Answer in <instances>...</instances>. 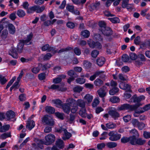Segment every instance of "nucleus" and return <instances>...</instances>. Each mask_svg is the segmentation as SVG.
I'll return each mask as SVG.
<instances>
[{
	"label": "nucleus",
	"instance_id": "1",
	"mask_svg": "<svg viewBox=\"0 0 150 150\" xmlns=\"http://www.w3.org/2000/svg\"><path fill=\"white\" fill-rule=\"evenodd\" d=\"M67 103L64 104L62 107L64 111L67 114L70 112V106H71L73 103H76V100L71 98L68 99L67 100Z\"/></svg>",
	"mask_w": 150,
	"mask_h": 150
},
{
	"label": "nucleus",
	"instance_id": "2",
	"mask_svg": "<svg viewBox=\"0 0 150 150\" xmlns=\"http://www.w3.org/2000/svg\"><path fill=\"white\" fill-rule=\"evenodd\" d=\"M57 132L62 133L63 132V136L62 138L64 140H66L69 139L72 136L71 134L67 131L64 126L60 127L56 129Z\"/></svg>",
	"mask_w": 150,
	"mask_h": 150
},
{
	"label": "nucleus",
	"instance_id": "3",
	"mask_svg": "<svg viewBox=\"0 0 150 150\" xmlns=\"http://www.w3.org/2000/svg\"><path fill=\"white\" fill-rule=\"evenodd\" d=\"M45 141L40 140V143L46 145H49L54 142L55 138L54 135L52 134H49L46 136L45 138Z\"/></svg>",
	"mask_w": 150,
	"mask_h": 150
},
{
	"label": "nucleus",
	"instance_id": "4",
	"mask_svg": "<svg viewBox=\"0 0 150 150\" xmlns=\"http://www.w3.org/2000/svg\"><path fill=\"white\" fill-rule=\"evenodd\" d=\"M108 135L110 136L109 139L112 141H116L119 140L121 137V135L114 131H111L109 132Z\"/></svg>",
	"mask_w": 150,
	"mask_h": 150
},
{
	"label": "nucleus",
	"instance_id": "5",
	"mask_svg": "<svg viewBox=\"0 0 150 150\" xmlns=\"http://www.w3.org/2000/svg\"><path fill=\"white\" fill-rule=\"evenodd\" d=\"M145 98V96H140L137 97L136 95H134L132 97L130 100L129 101L130 102L133 101L135 103H138L137 106H139L141 105V104L139 103L141 101L144 100Z\"/></svg>",
	"mask_w": 150,
	"mask_h": 150
},
{
	"label": "nucleus",
	"instance_id": "6",
	"mask_svg": "<svg viewBox=\"0 0 150 150\" xmlns=\"http://www.w3.org/2000/svg\"><path fill=\"white\" fill-rule=\"evenodd\" d=\"M42 122L46 125L50 126H52L54 124L53 120L48 115L45 116L42 118Z\"/></svg>",
	"mask_w": 150,
	"mask_h": 150
},
{
	"label": "nucleus",
	"instance_id": "7",
	"mask_svg": "<svg viewBox=\"0 0 150 150\" xmlns=\"http://www.w3.org/2000/svg\"><path fill=\"white\" fill-rule=\"evenodd\" d=\"M109 110L108 113L112 117L115 119L119 117V114L117 112L115 108H109Z\"/></svg>",
	"mask_w": 150,
	"mask_h": 150
},
{
	"label": "nucleus",
	"instance_id": "8",
	"mask_svg": "<svg viewBox=\"0 0 150 150\" xmlns=\"http://www.w3.org/2000/svg\"><path fill=\"white\" fill-rule=\"evenodd\" d=\"M41 66L43 68L42 69L43 70L46 69L47 68H50V65H49L47 67H46L45 65H42L41 64H39L38 67H34L32 69V72L33 73L35 74H37L39 72L40 69V67Z\"/></svg>",
	"mask_w": 150,
	"mask_h": 150
},
{
	"label": "nucleus",
	"instance_id": "9",
	"mask_svg": "<svg viewBox=\"0 0 150 150\" xmlns=\"http://www.w3.org/2000/svg\"><path fill=\"white\" fill-rule=\"evenodd\" d=\"M134 108L135 107L134 106L130 105L127 104H124L118 107L117 109L120 110H133Z\"/></svg>",
	"mask_w": 150,
	"mask_h": 150
},
{
	"label": "nucleus",
	"instance_id": "10",
	"mask_svg": "<svg viewBox=\"0 0 150 150\" xmlns=\"http://www.w3.org/2000/svg\"><path fill=\"white\" fill-rule=\"evenodd\" d=\"M106 88L105 86H103L97 91L98 94L100 97L103 98L106 96V92L105 90Z\"/></svg>",
	"mask_w": 150,
	"mask_h": 150
},
{
	"label": "nucleus",
	"instance_id": "11",
	"mask_svg": "<svg viewBox=\"0 0 150 150\" xmlns=\"http://www.w3.org/2000/svg\"><path fill=\"white\" fill-rule=\"evenodd\" d=\"M35 126L34 121L33 120H31L30 118L28 119L26 124V127L30 130H31Z\"/></svg>",
	"mask_w": 150,
	"mask_h": 150
},
{
	"label": "nucleus",
	"instance_id": "12",
	"mask_svg": "<svg viewBox=\"0 0 150 150\" xmlns=\"http://www.w3.org/2000/svg\"><path fill=\"white\" fill-rule=\"evenodd\" d=\"M88 44L89 46L92 48L95 47L98 49H100L102 47L101 45L98 42H95L92 41L88 42Z\"/></svg>",
	"mask_w": 150,
	"mask_h": 150
},
{
	"label": "nucleus",
	"instance_id": "13",
	"mask_svg": "<svg viewBox=\"0 0 150 150\" xmlns=\"http://www.w3.org/2000/svg\"><path fill=\"white\" fill-rule=\"evenodd\" d=\"M120 88L122 89L127 90L129 92H131L130 86L128 84L123 82H122L119 84Z\"/></svg>",
	"mask_w": 150,
	"mask_h": 150
},
{
	"label": "nucleus",
	"instance_id": "14",
	"mask_svg": "<svg viewBox=\"0 0 150 150\" xmlns=\"http://www.w3.org/2000/svg\"><path fill=\"white\" fill-rule=\"evenodd\" d=\"M102 33L104 35L109 36L111 34V28L108 27L104 28V29H101Z\"/></svg>",
	"mask_w": 150,
	"mask_h": 150
},
{
	"label": "nucleus",
	"instance_id": "15",
	"mask_svg": "<svg viewBox=\"0 0 150 150\" xmlns=\"http://www.w3.org/2000/svg\"><path fill=\"white\" fill-rule=\"evenodd\" d=\"M8 53L13 58L16 59L18 58V54L15 49L12 48L9 51Z\"/></svg>",
	"mask_w": 150,
	"mask_h": 150
},
{
	"label": "nucleus",
	"instance_id": "16",
	"mask_svg": "<svg viewBox=\"0 0 150 150\" xmlns=\"http://www.w3.org/2000/svg\"><path fill=\"white\" fill-rule=\"evenodd\" d=\"M103 73V71H97L95 72L93 75L91 76L89 78V79L91 81H93L96 77L100 75V76L103 77L101 76V74Z\"/></svg>",
	"mask_w": 150,
	"mask_h": 150
},
{
	"label": "nucleus",
	"instance_id": "17",
	"mask_svg": "<svg viewBox=\"0 0 150 150\" xmlns=\"http://www.w3.org/2000/svg\"><path fill=\"white\" fill-rule=\"evenodd\" d=\"M100 3L99 2H96L95 3L91 4L90 6V10L92 11L93 10L97 9L99 8Z\"/></svg>",
	"mask_w": 150,
	"mask_h": 150
},
{
	"label": "nucleus",
	"instance_id": "18",
	"mask_svg": "<svg viewBox=\"0 0 150 150\" xmlns=\"http://www.w3.org/2000/svg\"><path fill=\"white\" fill-rule=\"evenodd\" d=\"M33 36V34L32 33H31L30 34L27 36L26 40H24L23 42L24 44L26 45H29L30 44L31 42H30Z\"/></svg>",
	"mask_w": 150,
	"mask_h": 150
},
{
	"label": "nucleus",
	"instance_id": "19",
	"mask_svg": "<svg viewBox=\"0 0 150 150\" xmlns=\"http://www.w3.org/2000/svg\"><path fill=\"white\" fill-rule=\"evenodd\" d=\"M77 106L81 107L82 108H85L86 105V103L85 101L81 99L78 100L76 101Z\"/></svg>",
	"mask_w": 150,
	"mask_h": 150
},
{
	"label": "nucleus",
	"instance_id": "20",
	"mask_svg": "<svg viewBox=\"0 0 150 150\" xmlns=\"http://www.w3.org/2000/svg\"><path fill=\"white\" fill-rule=\"evenodd\" d=\"M93 96L90 94H86L84 97V99L86 102L88 103L91 102L93 99Z\"/></svg>",
	"mask_w": 150,
	"mask_h": 150
},
{
	"label": "nucleus",
	"instance_id": "21",
	"mask_svg": "<svg viewBox=\"0 0 150 150\" xmlns=\"http://www.w3.org/2000/svg\"><path fill=\"white\" fill-rule=\"evenodd\" d=\"M6 115V119L9 120L14 117L15 116V113L12 111H10L7 112Z\"/></svg>",
	"mask_w": 150,
	"mask_h": 150
},
{
	"label": "nucleus",
	"instance_id": "22",
	"mask_svg": "<svg viewBox=\"0 0 150 150\" xmlns=\"http://www.w3.org/2000/svg\"><path fill=\"white\" fill-rule=\"evenodd\" d=\"M52 103L55 104V106L57 107L60 108L62 105V103L60 100H52Z\"/></svg>",
	"mask_w": 150,
	"mask_h": 150
},
{
	"label": "nucleus",
	"instance_id": "23",
	"mask_svg": "<svg viewBox=\"0 0 150 150\" xmlns=\"http://www.w3.org/2000/svg\"><path fill=\"white\" fill-rule=\"evenodd\" d=\"M105 62V59L102 57L98 59L96 61L97 64L100 67L102 66L104 64Z\"/></svg>",
	"mask_w": 150,
	"mask_h": 150
},
{
	"label": "nucleus",
	"instance_id": "24",
	"mask_svg": "<svg viewBox=\"0 0 150 150\" xmlns=\"http://www.w3.org/2000/svg\"><path fill=\"white\" fill-rule=\"evenodd\" d=\"M8 27L9 33L11 34H13L16 30L14 26L12 24H8Z\"/></svg>",
	"mask_w": 150,
	"mask_h": 150
},
{
	"label": "nucleus",
	"instance_id": "25",
	"mask_svg": "<svg viewBox=\"0 0 150 150\" xmlns=\"http://www.w3.org/2000/svg\"><path fill=\"white\" fill-rule=\"evenodd\" d=\"M45 109L46 111L50 114H53L55 111L54 109L50 106H47L45 107Z\"/></svg>",
	"mask_w": 150,
	"mask_h": 150
},
{
	"label": "nucleus",
	"instance_id": "26",
	"mask_svg": "<svg viewBox=\"0 0 150 150\" xmlns=\"http://www.w3.org/2000/svg\"><path fill=\"white\" fill-rule=\"evenodd\" d=\"M140 111L139 113H143L146 111H147L150 109V104L146 105L143 108H139Z\"/></svg>",
	"mask_w": 150,
	"mask_h": 150
},
{
	"label": "nucleus",
	"instance_id": "27",
	"mask_svg": "<svg viewBox=\"0 0 150 150\" xmlns=\"http://www.w3.org/2000/svg\"><path fill=\"white\" fill-rule=\"evenodd\" d=\"M24 43L23 42H19L17 45V50L19 53H21L23 49Z\"/></svg>",
	"mask_w": 150,
	"mask_h": 150
},
{
	"label": "nucleus",
	"instance_id": "28",
	"mask_svg": "<svg viewBox=\"0 0 150 150\" xmlns=\"http://www.w3.org/2000/svg\"><path fill=\"white\" fill-rule=\"evenodd\" d=\"M129 132L131 134L133 135L132 136H134L135 137H138L139 136L138 131L135 129H132L129 131Z\"/></svg>",
	"mask_w": 150,
	"mask_h": 150
},
{
	"label": "nucleus",
	"instance_id": "29",
	"mask_svg": "<svg viewBox=\"0 0 150 150\" xmlns=\"http://www.w3.org/2000/svg\"><path fill=\"white\" fill-rule=\"evenodd\" d=\"M56 144L60 148H62L64 147L63 142L61 139H59L57 141Z\"/></svg>",
	"mask_w": 150,
	"mask_h": 150
},
{
	"label": "nucleus",
	"instance_id": "30",
	"mask_svg": "<svg viewBox=\"0 0 150 150\" xmlns=\"http://www.w3.org/2000/svg\"><path fill=\"white\" fill-rule=\"evenodd\" d=\"M108 19L113 23H119L120 22V20L117 17L109 18H108Z\"/></svg>",
	"mask_w": 150,
	"mask_h": 150
},
{
	"label": "nucleus",
	"instance_id": "31",
	"mask_svg": "<svg viewBox=\"0 0 150 150\" xmlns=\"http://www.w3.org/2000/svg\"><path fill=\"white\" fill-rule=\"evenodd\" d=\"M10 127V126L8 125H7L1 126L0 127V132H4L8 130Z\"/></svg>",
	"mask_w": 150,
	"mask_h": 150
},
{
	"label": "nucleus",
	"instance_id": "32",
	"mask_svg": "<svg viewBox=\"0 0 150 150\" xmlns=\"http://www.w3.org/2000/svg\"><path fill=\"white\" fill-rule=\"evenodd\" d=\"M48 88L52 90H57L58 91L62 90L61 87L58 85L56 84L52 85L48 87Z\"/></svg>",
	"mask_w": 150,
	"mask_h": 150
},
{
	"label": "nucleus",
	"instance_id": "33",
	"mask_svg": "<svg viewBox=\"0 0 150 150\" xmlns=\"http://www.w3.org/2000/svg\"><path fill=\"white\" fill-rule=\"evenodd\" d=\"M94 83L96 86H100L103 84V82L101 80L97 79L94 81Z\"/></svg>",
	"mask_w": 150,
	"mask_h": 150
},
{
	"label": "nucleus",
	"instance_id": "34",
	"mask_svg": "<svg viewBox=\"0 0 150 150\" xmlns=\"http://www.w3.org/2000/svg\"><path fill=\"white\" fill-rule=\"evenodd\" d=\"M120 100V99L118 97L115 96L111 97L110 99V100L113 103L119 102Z\"/></svg>",
	"mask_w": 150,
	"mask_h": 150
},
{
	"label": "nucleus",
	"instance_id": "35",
	"mask_svg": "<svg viewBox=\"0 0 150 150\" xmlns=\"http://www.w3.org/2000/svg\"><path fill=\"white\" fill-rule=\"evenodd\" d=\"M119 90L118 88L114 87L110 90L109 93L111 95H114Z\"/></svg>",
	"mask_w": 150,
	"mask_h": 150
},
{
	"label": "nucleus",
	"instance_id": "36",
	"mask_svg": "<svg viewBox=\"0 0 150 150\" xmlns=\"http://www.w3.org/2000/svg\"><path fill=\"white\" fill-rule=\"evenodd\" d=\"M105 125L107 127L108 129H114L116 127V124L112 122H109L106 123Z\"/></svg>",
	"mask_w": 150,
	"mask_h": 150
},
{
	"label": "nucleus",
	"instance_id": "37",
	"mask_svg": "<svg viewBox=\"0 0 150 150\" xmlns=\"http://www.w3.org/2000/svg\"><path fill=\"white\" fill-rule=\"evenodd\" d=\"M81 35L84 38H87L90 35L89 31L87 30H85L82 31L81 33Z\"/></svg>",
	"mask_w": 150,
	"mask_h": 150
},
{
	"label": "nucleus",
	"instance_id": "38",
	"mask_svg": "<svg viewBox=\"0 0 150 150\" xmlns=\"http://www.w3.org/2000/svg\"><path fill=\"white\" fill-rule=\"evenodd\" d=\"M145 143V140L141 138L137 139L136 141V144L142 145L144 144Z\"/></svg>",
	"mask_w": 150,
	"mask_h": 150
},
{
	"label": "nucleus",
	"instance_id": "39",
	"mask_svg": "<svg viewBox=\"0 0 150 150\" xmlns=\"http://www.w3.org/2000/svg\"><path fill=\"white\" fill-rule=\"evenodd\" d=\"M129 142L132 145H136L137 139L134 136H131L129 137Z\"/></svg>",
	"mask_w": 150,
	"mask_h": 150
},
{
	"label": "nucleus",
	"instance_id": "40",
	"mask_svg": "<svg viewBox=\"0 0 150 150\" xmlns=\"http://www.w3.org/2000/svg\"><path fill=\"white\" fill-rule=\"evenodd\" d=\"M79 114L82 117H86L87 116L86 109L84 108L81 109L79 112Z\"/></svg>",
	"mask_w": 150,
	"mask_h": 150
},
{
	"label": "nucleus",
	"instance_id": "41",
	"mask_svg": "<svg viewBox=\"0 0 150 150\" xmlns=\"http://www.w3.org/2000/svg\"><path fill=\"white\" fill-rule=\"evenodd\" d=\"M140 37L138 36L136 37L134 40V43L136 45H139L141 43Z\"/></svg>",
	"mask_w": 150,
	"mask_h": 150
},
{
	"label": "nucleus",
	"instance_id": "42",
	"mask_svg": "<svg viewBox=\"0 0 150 150\" xmlns=\"http://www.w3.org/2000/svg\"><path fill=\"white\" fill-rule=\"evenodd\" d=\"M37 8V6L31 7L28 9L27 12L28 13H31L35 11H36Z\"/></svg>",
	"mask_w": 150,
	"mask_h": 150
},
{
	"label": "nucleus",
	"instance_id": "43",
	"mask_svg": "<svg viewBox=\"0 0 150 150\" xmlns=\"http://www.w3.org/2000/svg\"><path fill=\"white\" fill-rule=\"evenodd\" d=\"M17 14L19 17H22L25 16V13L23 10L22 9H19L17 11Z\"/></svg>",
	"mask_w": 150,
	"mask_h": 150
},
{
	"label": "nucleus",
	"instance_id": "44",
	"mask_svg": "<svg viewBox=\"0 0 150 150\" xmlns=\"http://www.w3.org/2000/svg\"><path fill=\"white\" fill-rule=\"evenodd\" d=\"M107 146L110 148L115 147L117 145V144L114 142H109L106 144Z\"/></svg>",
	"mask_w": 150,
	"mask_h": 150
},
{
	"label": "nucleus",
	"instance_id": "45",
	"mask_svg": "<svg viewBox=\"0 0 150 150\" xmlns=\"http://www.w3.org/2000/svg\"><path fill=\"white\" fill-rule=\"evenodd\" d=\"M51 49H52V48L50 47L49 45L48 44L45 45L42 47V50L43 51L48 50V51H50L51 50Z\"/></svg>",
	"mask_w": 150,
	"mask_h": 150
},
{
	"label": "nucleus",
	"instance_id": "46",
	"mask_svg": "<svg viewBox=\"0 0 150 150\" xmlns=\"http://www.w3.org/2000/svg\"><path fill=\"white\" fill-rule=\"evenodd\" d=\"M83 65L85 68L87 69L91 67V64L88 61H84L83 62Z\"/></svg>",
	"mask_w": 150,
	"mask_h": 150
},
{
	"label": "nucleus",
	"instance_id": "47",
	"mask_svg": "<svg viewBox=\"0 0 150 150\" xmlns=\"http://www.w3.org/2000/svg\"><path fill=\"white\" fill-rule=\"evenodd\" d=\"M11 134L9 133H4L0 136V138L3 139H5L7 138L10 137Z\"/></svg>",
	"mask_w": 150,
	"mask_h": 150
},
{
	"label": "nucleus",
	"instance_id": "48",
	"mask_svg": "<svg viewBox=\"0 0 150 150\" xmlns=\"http://www.w3.org/2000/svg\"><path fill=\"white\" fill-rule=\"evenodd\" d=\"M138 120L136 119H133L132 120L131 123L134 127H137L139 123Z\"/></svg>",
	"mask_w": 150,
	"mask_h": 150
},
{
	"label": "nucleus",
	"instance_id": "49",
	"mask_svg": "<svg viewBox=\"0 0 150 150\" xmlns=\"http://www.w3.org/2000/svg\"><path fill=\"white\" fill-rule=\"evenodd\" d=\"M74 53L78 56L80 55L81 53V49L78 47H75L74 50Z\"/></svg>",
	"mask_w": 150,
	"mask_h": 150
},
{
	"label": "nucleus",
	"instance_id": "50",
	"mask_svg": "<svg viewBox=\"0 0 150 150\" xmlns=\"http://www.w3.org/2000/svg\"><path fill=\"white\" fill-rule=\"evenodd\" d=\"M118 76L120 80L126 81L127 80V76L126 75H123L122 74H119Z\"/></svg>",
	"mask_w": 150,
	"mask_h": 150
},
{
	"label": "nucleus",
	"instance_id": "51",
	"mask_svg": "<svg viewBox=\"0 0 150 150\" xmlns=\"http://www.w3.org/2000/svg\"><path fill=\"white\" fill-rule=\"evenodd\" d=\"M146 127V125L143 123L140 122L139 123V124L137 126L139 129L142 130Z\"/></svg>",
	"mask_w": 150,
	"mask_h": 150
},
{
	"label": "nucleus",
	"instance_id": "52",
	"mask_svg": "<svg viewBox=\"0 0 150 150\" xmlns=\"http://www.w3.org/2000/svg\"><path fill=\"white\" fill-rule=\"evenodd\" d=\"M16 77L14 76L12 79L9 81V82L8 83L7 85L6 86V89H7L12 84V83L16 79Z\"/></svg>",
	"mask_w": 150,
	"mask_h": 150
},
{
	"label": "nucleus",
	"instance_id": "53",
	"mask_svg": "<svg viewBox=\"0 0 150 150\" xmlns=\"http://www.w3.org/2000/svg\"><path fill=\"white\" fill-rule=\"evenodd\" d=\"M8 34V31L7 30H5L2 31L1 35V38L3 39H5L7 36Z\"/></svg>",
	"mask_w": 150,
	"mask_h": 150
},
{
	"label": "nucleus",
	"instance_id": "54",
	"mask_svg": "<svg viewBox=\"0 0 150 150\" xmlns=\"http://www.w3.org/2000/svg\"><path fill=\"white\" fill-rule=\"evenodd\" d=\"M70 48H71L70 47H68L62 49L59 51L56 50L55 52H57L58 53H61L69 50L70 49Z\"/></svg>",
	"mask_w": 150,
	"mask_h": 150
},
{
	"label": "nucleus",
	"instance_id": "55",
	"mask_svg": "<svg viewBox=\"0 0 150 150\" xmlns=\"http://www.w3.org/2000/svg\"><path fill=\"white\" fill-rule=\"evenodd\" d=\"M100 101L98 98L95 99L92 103V106L93 107H96L99 103Z\"/></svg>",
	"mask_w": 150,
	"mask_h": 150
},
{
	"label": "nucleus",
	"instance_id": "56",
	"mask_svg": "<svg viewBox=\"0 0 150 150\" xmlns=\"http://www.w3.org/2000/svg\"><path fill=\"white\" fill-rule=\"evenodd\" d=\"M76 81L77 83L82 84L85 82V80L84 79L79 78L77 79Z\"/></svg>",
	"mask_w": 150,
	"mask_h": 150
},
{
	"label": "nucleus",
	"instance_id": "57",
	"mask_svg": "<svg viewBox=\"0 0 150 150\" xmlns=\"http://www.w3.org/2000/svg\"><path fill=\"white\" fill-rule=\"evenodd\" d=\"M55 116L58 118L63 120L64 119V114L59 113L58 112L55 113Z\"/></svg>",
	"mask_w": 150,
	"mask_h": 150
},
{
	"label": "nucleus",
	"instance_id": "58",
	"mask_svg": "<svg viewBox=\"0 0 150 150\" xmlns=\"http://www.w3.org/2000/svg\"><path fill=\"white\" fill-rule=\"evenodd\" d=\"M129 60V57L126 54H124L122 57V60L124 62H127Z\"/></svg>",
	"mask_w": 150,
	"mask_h": 150
},
{
	"label": "nucleus",
	"instance_id": "59",
	"mask_svg": "<svg viewBox=\"0 0 150 150\" xmlns=\"http://www.w3.org/2000/svg\"><path fill=\"white\" fill-rule=\"evenodd\" d=\"M66 9L69 12L72 13L74 9V7L72 5H67L66 6Z\"/></svg>",
	"mask_w": 150,
	"mask_h": 150
},
{
	"label": "nucleus",
	"instance_id": "60",
	"mask_svg": "<svg viewBox=\"0 0 150 150\" xmlns=\"http://www.w3.org/2000/svg\"><path fill=\"white\" fill-rule=\"evenodd\" d=\"M99 53L98 51L96 50H94L91 53V55L92 57L94 58H96Z\"/></svg>",
	"mask_w": 150,
	"mask_h": 150
},
{
	"label": "nucleus",
	"instance_id": "61",
	"mask_svg": "<svg viewBox=\"0 0 150 150\" xmlns=\"http://www.w3.org/2000/svg\"><path fill=\"white\" fill-rule=\"evenodd\" d=\"M129 0H123L122 6L123 8H125L128 4Z\"/></svg>",
	"mask_w": 150,
	"mask_h": 150
},
{
	"label": "nucleus",
	"instance_id": "62",
	"mask_svg": "<svg viewBox=\"0 0 150 150\" xmlns=\"http://www.w3.org/2000/svg\"><path fill=\"white\" fill-rule=\"evenodd\" d=\"M143 136L146 139L150 138V132L147 131H144L143 133Z\"/></svg>",
	"mask_w": 150,
	"mask_h": 150
},
{
	"label": "nucleus",
	"instance_id": "63",
	"mask_svg": "<svg viewBox=\"0 0 150 150\" xmlns=\"http://www.w3.org/2000/svg\"><path fill=\"white\" fill-rule=\"evenodd\" d=\"M45 8V7L42 6L41 7L37 6V8L36 12L37 13H40L42 12Z\"/></svg>",
	"mask_w": 150,
	"mask_h": 150
},
{
	"label": "nucleus",
	"instance_id": "64",
	"mask_svg": "<svg viewBox=\"0 0 150 150\" xmlns=\"http://www.w3.org/2000/svg\"><path fill=\"white\" fill-rule=\"evenodd\" d=\"M102 137L100 138V140H104L106 139L107 137V132H104L101 134Z\"/></svg>",
	"mask_w": 150,
	"mask_h": 150
}]
</instances>
